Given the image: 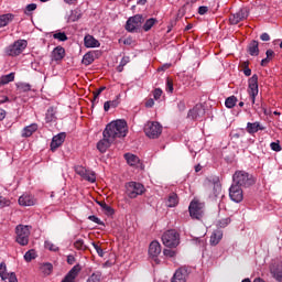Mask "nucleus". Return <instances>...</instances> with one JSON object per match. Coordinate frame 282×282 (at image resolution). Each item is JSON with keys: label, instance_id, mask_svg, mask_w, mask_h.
I'll return each mask as SVG.
<instances>
[{"label": "nucleus", "instance_id": "f257e3e1", "mask_svg": "<svg viewBox=\"0 0 282 282\" xmlns=\"http://www.w3.org/2000/svg\"><path fill=\"white\" fill-rule=\"evenodd\" d=\"M106 138H111L116 141V138H127V121L119 119L116 121H111L106 126L104 130Z\"/></svg>", "mask_w": 282, "mask_h": 282}, {"label": "nucleus", "instance_id": "f03ea898", "mask_svg": "<svg viewBox=\"0 0 282 282\" xmlns=\"http://www.w3.org/2000/svg\"><path fill=\"white\" fill-rule=\"evenodd\" d=\"M234 186H239L240 188H248L254 184V178L246 171H236L234 176Z\"/></svg>", "mask_w": 282, "mask_h": 282}, {"label": "nucleus", "instance_id": "7ed1b4c3", "mask_svg": "<svg viewBox=\"0 0 282 282\" xmlns=\"http://www.w3.org/2000/svg\"><path fill=\"white\" fill-rule=\"evenodd\" d=\"M163 246L166 248H177L180 246V232L175 229H170L162 235Z\"/></svg>", "mask_w": 282, "mask_h": 282}, {"label": "nucleus", "instance_id": "20e7f679", "mask_svg": "<svg viewBox=\"0 0 282 282\" xmlns=\"http://www.w3.org/2000/svg\"><path fill=\"white\" fill-rule=\"evenodd\" d=\"M32 227L28 225H18L15 227V241L20 246H28L30 243V230Z\"/></svg>", "mask_w": 282, "mask_h": 282}, {"label": "nucleus", "instance_id": "39448f33", "mask_svg": "<svg viewBox=\"0 0 282 282\" xmlns=\"http://www.w3.org/2000/svg\"><path fill=\"white\" fill-rule=\"evenodd\" d=\"M144 185L138 182H130L126 185V193L130 199H135L139 195H144Z\"/></svg>", "mask_w": 282, "mask_h": 282}, {"label": "nucleus", "instance_id": "423d86ee", "mask_svg": "<svg viewBox=\"0 0 282 282\" xmlns=\"http://www.w3.org/2000/svg\"><path fill=\"white\" fill-rule=\"evenodd\" d=\"M28 47V41L18 40L6 48L7 56H19Z\"/></svg>", "mask_w": 282, "mask_h": 282}, {"label": "nucleus", "instance_id": "0eeeda50", "mask_svg": "<svg viewBox=\"0 0 282 282\" xmlns=\"http://www.w3.org/2000/svg\"><path fill=\"white\" fill-rule=\"evenodd\" d=\"M144 133L148 138L155 140L162 135V126L156 121H150L144 127Z\"/></svg>", "mask_w": 282, "mask_h": 282}, {"label": "nucleus", "instance_id": "6e6552de", "mask_svg": "<svg viewBox=\"0 0 282 282\" xmlns=\"http://www.w3.org/2000/svg\"><path fill=\"white\" fill-rule=\"evenodd\" d=\"M248 94L252 105H254V102H257V96H259V76L252 75V77L249 78Z\"/></svg>", "mask_w": 282, "mask_h": 282}, {"label": "nucleus", "instance_id": "1a4fd4ad", "mask_svg": "<svg viewBox=\"0 0 282 282\" xmlns=\"http://www.w3.org/2000/svg\"><path fill=\"white\" fill-rule=\"evenodd\" d=\"M188 210L192 219H202V217H204V203L192 200Z\"/></svg>", "mask_w": 282, "mask_h": 282}, {"label": "nucleus", "instance_id": "9d476101", "mask_svg": "<svg viewBox=\"0 0 282 282\" xmlns=\"http://www.w3.org/2000/svg\"><path fill=\"white\" fill-rule=\"evenodd\" d=\"M144 22V18L141 14H137L128 19L126 23L127 32H135V30H140L142 28V23Z\"/></svg>", "mask_w": 282, "mask_h": 282}, {"label": "nucleus", "instance_id": "9b49d317", "mask_svg": "<svg viewBox=\"0 0 282 282\" xmlns=\"http://www.w3.org/2000/svg\"><path fill=\"white\" fill-rule=\"evenodd\" d=\"M75 173L86 182H90V184H94V182H96V173L94 171L85 169L83 165L75 166Z\"/></svg>", "mask_w": 282, "mask_h": 282}, {"label": "nucleus", "instance_id": "f8f14e48", "mask_svg": "<svg viewBox=\"0 0 282 282\" xmlns=\"http://www.w3.org/2000/svg\"><path fill=\"white\" fill-rule=\"evenodd\" d=\"M249 14L250 11L248 8H242L237 13H234L229 17V23H231V25H237L238 23H241V21H246Z\"/></svg>", "mask_w": 282, "mask_h": 282}, {"label": "nucleus", "instance_id": "ddd939ff", "mask_svg": "<svg viewBox=\"0 0 282 282\" xmlns=\"http://www.w3.org/2000/svg\"><path fill=\"white\" fill-rule=\"evenodd\" d=\"M229 197L236 204L243 202V189L239 185H231L229 188Z\"/></svg>", "mask_w": 282, "mask_h": 282}, {"label": "nucleus", "instance_id": "4468645a", "mask_svg": "<svg viewBox=\"0 0 282 282\" xmlns=\"http://www.w3.org/2000/svg\"><path fill=\"white\" fill-rule=\"evenodd\" d=\"M102 135H104L102 140H100L97 143V149L100 153H107V149H109V147L113 144L115 140H112L111 137H107L105 132H102Z\"/></svg>", "mask_w": 282, "mask_h": 282}, {"label": "nucleus", "instance_id": "2eb2a0df", "mask_svg": "<svg viewBox=\"0 0 282 282\" xmlns=\"http://www.w3.org/2000/svg\"><path fill=\"white\" fill-rule=\"evenodd\" d=\"M205 113L206 110L204 109V106L196 105L193 109L188 111L187 118H191L192 120H197L199 118H203Z\"/></svg>", "mask_w": 282, "mask_h": 282}, {"label": "nucleus", "instance_id": "dca6fc26", "mask_svg": "<svg viewBox=\"0 0 282 282\" xmlns=\"http://www.w3.org/2000/svg\"><path fill=\"white\" fill-rule=\"evenodd\" d=\"M162 253V246L158 241H152L149 247V254L154 259V261H158V257Z\"/></svg>", "mask_w": 282, "mask_h": 282}, {"label": "nucleus", "instance_id": "f3484780", "mask_svg": "<svg viewBox=\"0 0 282 282\" xmlns=\"http://www.w3.org/2000/svg\"><path fill=\"white\" fill-rule=\"evenodd\" d=\"M65 138H67L65 132H61L57 135H54L51 142V151H56L58 147H62L63 142H65Z\"/></svg>", "mask_w": 282, "mask_h": 282}, {"label": "nucleus", "instance_id": "a211bd4d", "mask_svg": "<svg viewBox=\"0 0 282 282\" xmlns=\"http://www.w3.org/2000/svg\"><path fill=\"white\" fill-rule=\"evenodd\" d=\"M124 160L127 161L129 166H134V169H140V166H142V163H140V158H138V155L135 154L126 153Z\"/></svg>", "mask_w": 282, "mask_h": 282}, {"label": "nucleus", "instance_id": "6ab92c4d", "mask_svg": "<svg viewBox=\"0 0 282 282\" xmlns=\"http://www.w3.org/2000/svg\"><path fill=\"white\" fill-rule=\"evenodd\" d=\"M186 276H188V271L186 270V268H180L174 273L171 282H186Z\"/></svg>", "mask_w": 282, "mask_h": 282}, {"label": "nucleus", "instance_id": "aec40b11", "mask_svg": "<svg viewBox=\"0 0 282 282\" xmlns=\"http://www.w3.org/2000/svg\"><path fill=\"white\" fill-rule=\"evenodd\" d=\"M18 202L20 206H34V204H36V198L30 194H23L19 197Z\"/></svg>", "mask_w": 282, "mask_h": 282}, {"label": "nucleus", "instance_id": "412c9836", "mask_svg": "<svg viewBox=\"0 0 282 282\" xmlns=\"http://www.w3.org/2000/svg\"><path fill=\"white\" fill-rule=\"evenodd\" d=\"M258 131H265V127L261 126L259 121L247 123V133H250L252 135Z\"/></svg>", "mask_w": 282, "mask_h": 282}, {"label": "nucleus", "instance_id": "4be33fe9", "mask_svg": "<svg viewBox=\"0 0 282 282\" xmlns=\"http://www.w3.org/2000/svg\"><path fill=\"white\" fill-rule=\"evenodd\" d=\"M65 58V48L63 46H56L52 52V61H63Z\"/></svg>", "mask_w": 282, "mask_h": 282}, {"label": "nucleus", "instance_id": "5701e85b", "mask_svg": "<svg viewBox=\"0 0 282 282\" xmlns=\"http://www.w3.org/2000/svg\"><path fill=\"white\" fill-rule=\"evenodd\" d=\"M84 45L85 47H98L100 42L93 35L88 34L84 37Z\"/></svg>", "mask_w": 282, "mask_h": 282}, {"label": "nucleus", "instance_id": "b1692460", "mask_svg": "<svg viewBox=\"0 0 282 282\" xmlns=\"http://www.w3.org/2000/svg\"><path fill=\"white\" fill-rule=\"evenodd\" d=\"M223 238H224V232L221 230H215L210 236V240H209L210 246H217Z\"/></svg>", "mask_w": 282, "mask_h": 282}, {"label": "nucleus", "instance_id": "393cba45", "mask_svg": "<svg viewBox=\"0 0 282 282\" xmlns=\"http://www.w3.org/2000/svg\"><path fill=\"white\" fill-rule=\"evenodd\" d=\"M37 129H39V126L36 123H32L30 126H26L22 130V138H30V135H32V133H34Z\"/></svg>", "mask_w": 282, "mask_h": 282}, {"label": "nucleus", "instance_id": "a878e982", "mask_svg": "<svg viewBox=\"0 0 282 282\" xmlns=\"http://www.w3.org/2000/svg\"><path fill=\"white\" fill-rule=\"evenodd\" d=\"M271 274L278 282H282V262L276 268H271Z\"/></svg>", "mask_w": 282, "mask_h": 282}, {"label": "nucleus", "instance_id": "bb28decb", "mask_svg": "<svg viewBox=\"0 0 282 282\" xmlns=\"http://www.w3.org/2000/svg\"><path fill=\"white\" fill-rule=\"evenodd\" d=\"M13 20H14V14H12V13H7V14L0 15V28H6V25L11 23V21H13Z\"/></svg>", "mask_w": 282, "mask_h": 282}, {"label": "nucleus", "instance_id": "cd10ccee", "mask_svg": "<svg viewBox=\"0 0 282 282\" xmlns=\"http://www.w3.org/2000/svg\"><path fill=\"white\" fill-rule=\"evenodd\" d=\"M248 53L250 54V56H259V42L252 41L248 45Z\"/></svg>", "mask_w": 282, "mask_h": 282}, {"label": "nucleus", "instance_id": "c85d7f7f", "mask_svg": "<svg viewBox=\"0 0 282 282\" xmlns=\"http://www.w3.org/2000/svg\"><path fill=\"white\" fill-rule=\"evenodd\" d=\"M221 195V185L219 183L213 184L212 192L209 193V197L212 199H215L216 197H219Z\"/></svg>", "mask_w": 282, "mask_h": 282}, {"label": "nucleus", "instance_id": "c756f323", "mask_svg": "<svg viewBox=\"0 0 282 282\" xmlns=\"http://www.w3.org/2000/svg\"><path fill=\"white\" fill-rule=\"evenodd\" d=\"M45 120L46 122H56V109L54 107L47 109Z\"/></svg>", "mask_w": 282, "mask_h": 282}, {"label": "nucleus", "instance_id": "7c9ffc66", "mask_svg": "<svg viewBox=\"0 0 282 282\" xmlns=\"http://www.w3.org/2000/svg\"><path fill=\"white\" fill-rule=\"evenodd\" d=\"M177 204H180V198L177 197V194H175V193L170 194V196L167 198L169 208H175V206H177Z\"/></svg>", "mask_w": 282, "mask_h": 282}, {"label": "nucleus", "instance_id": "2f4dec72", "mask_svg": "<svg viewBox=\"0 0 282 282\" xmlns=\"http://www.w3.org/2000/svg\"><path fill=\"white\" fill-rule=\"evenodd\" d=\"M118 105H120L118 97L115 100L106 101L104 104V111H109L110 109H116V107H118Z\"/></svg>", "mask_w": 282, "mask_h": 282}, {"label": "nucleus", "instance_id": "473e14b6", "mask_svg": "<svg viewBox=\"0 0 282 282\" xmlns=\"http://www.w3.org/2000/svg\"><path fill=\"white\" fill-rule=\"evenodd\" d=\"M102 281V272L96 271L91 275L88 276L86 282H100Z\"/></svg>", "mask_w": 282, "mask_h": 282}, {"label": "nucleus", "instance_id": "72a5a7b5", "mask_svg": "<svg viewBox=\"0 0 282 282\" xmlns=\"http://www.w3.org/2000/svg\"><path fill=\"white\" fill-rule=\"evenodd\" d=\"M265 55H267V57L261 61L262 67H265V65H268V63H270L274 58V51L268 50L265 52Z\"/></svg>", "mask_w": 282, "mask_h": 282}, {"label": "nucleus", "instance_id": "f704fd0d", "mask_svg": "<svg viewBox=\"0 0 282 282\" xmlns=\"http://www.w3.org/2000/svg\"><path fill=\"white\" fill-rule=\"evenodd\" d=\"M12 82H14V73H10L8 75H3L0 78L1 85H8V83H12Z\"/></svg>", "mask_w": 282, "mask_h": 282}, {"label": "nucleus", "instance_id": "c9c22d12", "mask_svg": "<svg viewBox=\"0 0 282 282\" xmlns=\"http://www.w3.org/2000/svg\"><path fill=\"white\" fill-rule=\"evenodd\" d=\"M156 23H158V20L153 18H150L149 20H147L145 23L143 24L144 32H149V30H151V28H153Z\"/></svg>", "mask_w": 282, "mask_h": 282}, {"label": "nucleus", "instance_id": "e433bc0d", "mask_svg": "<svg viewBox=\"0 0 282 282\" xmlns=\"http://www.w3.org/2000/svg\"><path fill=\"white\" fill-rule=\"evenodd\" d=\"M36 259V251L34 249H31L29 251L25 252L24 254V261H26L28 263H30V261Z\"/></svg>", "mask_w": 282, "mask_h": 282}, {"label": "nucleus", "instance_id": "4c0bfd02", "mask_svg": "<svg viewBox=\"0 0 282 282\" xmlns=\"http://www.w3.org/2000/svg\"><path fill=\"white\" fill-rule=\"evenodd\" d=\"M235 105H237V97L235 96L228 97L225 101V106L227 107V109H232Z\"/></svg>", "mask_w": 282, "mask_h": 282}, {"label": "nucleus", "instance_id": "58836bf2", "mask_svg": "<svg viewBox=\"0 0 282 282\" xmlns=\"http://www.w3.org/2000/svg\"><path fill=\"white\" fill-rule=\"evenodd\" d=\"M8 267L6 265V262L0 263V276L2 281H6L8 279Z\"/></svg>", "mask_w": 282, "mask_h": 282}, {"label": "nucleus", "instance_id": "ea45409f", "mask_svg": "<svg viewBox=\"0 0 282 282\" xmlns=\"http://www.w3.org/2000/svg\"><path fill=\"white\" fill-rule=\"evenodd\" d=\"M82 63L84 65H91V63H94V54L91 53H86L83 57Z\"/></svg>", "mask_w": 282, "mask_h": 282}, {"label": "nucleus", "instance_id": "a19ab883", "mask_svg": "<svg viewBox=\"0 0 282 282\" xmlns=\"http://www.w3.org/2000/svg\"><path fill=\"white\" fill-rule=\"evenodd\" d=\"M53 265L52 263H44L41 267V271L43 272V274L50 275L52 274V270H53Z\"/></svg>", "mask_w": 282, "mask_h": 282}, {"label": "nucleus", "instance_id": "79ce46f5", "mask_svg": "<svg viewBox=\"0 0 282 282\" xmlns=\"http://www.w3.org/2000/svg\"><path fill=\"white\" fill-rule=\"evenodd\" d=\"M230 224V218H223L217 220L216 226L217 228H226Z\"/></svg>", "mask_w": 282, "mask_h": 282}, {"label": "nucleus", "instance_id": "37998d69", "mask_svg": "<svg viewBox=\"0 0 282 282\" xmlns=\"http://www.w3.org/2000/svg\"><path fill=\"white\" fill-rule=\"evenodd\" d=\"M53 39H55L56 41L65 42L67 41V34H65V32H57L53 34Z\"/></svg>", "mask_w": 282, "mask_h": 282}, {"label": "nucleus", "instance_id": "c03bdc74", "mask_svg": "<svg viewBox=\"0 0 282 282\" xmlns=\"http://www.w3.org/2000/svg\"><path fill=\"white\" fill-rule=\"evenodd\" d=\"M76 250H87V246H85V241L83 239H78L74 242Z\"/></svg>", "mask_w": 282, "mask_h": 282}, {"label": "nucleus", "instance_id": "a18cd8bd", "mask_svg": "<svg viewBox=\"0 0 282 282\" xmlns=\"http://www.w3.org/2000/svg\"><path fill=\"white\" fill-rule=\"evenodd\" d=\"M99 206H101L102 210L107 215H113V208H111V206L107 205V203H99Z\"/></svg>", "mask_w": 282, "mask_h": 282}, {"label": "nucleus", "instance_id": "49530a36", "mask_svg": "<svg viewBox=\"0 0 282 282\" xmlns=\"http://www.w3.org/2000/svg\"><path fill=\"white\" fill-rule=\"evenodd\" d=\"M270 149H271V151H275V153H279V152L282 151V147H281V143L279 141L271 142L270 143Z\"/></svg>", "mask_w": 282, "mask_h": 282}, {"label": "nucleus", "instance_id": "de8ad7c7", "mask_svg": "<svg viewBox=\"0 0 282 282\" xmlns=\"http://www.w3.org/2000/svg\"><path fill=\"white\" fill-rule=\"evenodd\" d=\"M44 248H46V250H51V252H56L58 250V247H56V245L52 243V241H45Z\"/></svg>", "mask_w": 282, "mask_h": 282}, {"label": "nucleus", "instance_id": "09e8293b", "mask_svg": "<svg viewBox=\"0 0 282 282\" xmlns=\"http://www.w3.org/2000/svg\"><path fill=\"white\" fill-rule=\"evenodd\" d=\"M130 57L129 56H123L121 62H120V65L118 66V70L119 72H122V67H124V65H128V63H130Z\"/></svg>", "mask_w": 282, "mask_h": 282}, {"label": "nucleus", "instance_id": "8fccbe9b", "mask_svg": "<svg viewBox=\"0 0 282 282\" xmlns=\"http://www.w3.org/2000/svg\"><path fill=\"white\" fill-rule=\"evenodd\" d=\"M106 89L105 86L100 87L99 89H97L95 93H94V100H93V105H96V100H98V96H100L101 93H104Z\"/></svg>", "mask_w": 282, "mask_h": 282}, {"label": "nucleus", "instance_id": "3c124183", "mask_svg": "<svg viewBox=\"0 0 282 282\" xmlns=\"http://www.w3.org/2000/svg\"><path fill=\"white\" fill-rule=\"evenodd\" d=\"M6 206H10V199L0 196V208H6Z\"/></svg>", "mask_w": 282, "mask_h": 282}, {"label": "nucleus", "instance_id": "603ef678", "mask_svg": "<svg viewBox=\"0 0 282 282\" xmlns=\"http://www.w3.org/2000/svg\"><path fill=\"white\" fill-rule=\"evenodd\" d=\"M18 87L20 91H30L32 89L30 84H20Z\"/></svg>", "mask_w": 282, "mask_h": 282}, {"label": "nucleus", "instance_id": "864d4df0", "mask_svg": "<svg viewBox=\"0 0 282 282\" xmlns=\"http://www.w3.org/2000/svg\"><path fill=\"white\" fill-rule=\"evenodd\" d=\"M88 219L90 221H94V224H98V226H105V223H102V220H100V218L96 216H89Z\"/></svg>", "mask_w": 282, "mask_h": 282}, {"label": "nucleus", "instance_id": "5fc2aeb1", "mask_svg": "<svg viewBox=\"0 0 282 282\" xmlns=\"http://www.w3.org/2000/svg\"><path fill=\"white\" fill-rule=\"evenodd\" d=\"M153 98H154V100H160V98H162V89H160V88L154 89Z\"/></svg>", "mask_w": 282, "mask_h": 282}, {"label": "nucleus", "instance_id": "6e6d98bb", "mask_svg": "<svg viewBox=\"0 0 282 282\" xmlns=\"http://www.w3.org/2000/svg\"><path fill=\"white\" fill-rule=\"evenodd\" d=\"M93 246H94L97 254H99V257H105V252L102 251V248H100V246H98L96 242H93Z\"/></svg>", "mask_w": 282, "mask_h": 282}, {"label": "nucleus", "instance_id": "4d7b16f0", "mask_svg": "<svg viewBox=\"0 0 282 282\" xmlns=\"http://www.w3.org/2000/svg\"><path fill=\"white\" fill-rule=\"evenodd\" d=\"M163 254H164V257H170V258H173V257H175V251L174 250H172V249H164L163 250Z\"/></svg>", "mask_w": 282, "mask_h": 282}, {"label": "nucleus", "instance_id": "13d9d810", "mask_svg": "<svg viewBox=\"0 0 282 282\" xmlns=\"http://www.w3.org/2000/svg\"><path fill=\"white\" fill-rule=\"evenodd\" d=\"M7 279H9V282H19L14 272L8 273Z\"/></svg>", "mask_w": 282, "mask_h": 282}, {"label": "nucleus", "instance_id": "bf43d9fd", "mask_svg": "<svg viewBox=\"0 0 282 282\" xmlns=\"http://www.w3.org/2000/svg\"><path fill=\"white\" fill-rule=\"evenodd\" d=\"M166 91H169V94H173V80L171 79L166 80Z\"/></svg>", "mask_w": 282, "mask_h": 282}, {"label": "nucleus", "instance_id": "052dcab7", "mask_svg": "<svg viewBox=\"0 0 282 282\" xmlns=\"http://www.w3.org/2000/svg\"><path fill=\"white\" fill-rule=\"evenodd\" d=\"M36 10V3H31L26 6V12H34Z\"/></svg>", "mask_w": 282, "mask_h": 282}, {"label": "nucleus", "instance_id": "680f3d73", "mask_svg": "<svg viewBox=\"0 0 282 282\" xmlns=\"http://www.w3.org/2000/svg\"><path fill=\"white\" fill-rule=\"evenodd\" d=\"M206 12H208V7H199L198 8V14H206Z\"/></svg>", "mask_w": 282, "mask_h": 282}, {"label": "nucleus", "instance_id": "e2e57ef3", "mask_svg": "<svg viewBox=\"0 0 282 282\" xmlns=\"http://www.w3.org/2000/svg\"><path fill=\"white\" fill-rule=\"evenodd\" d=\"M67 263L69 265H74V263H76V258H74V256H68L67 257Z\"/></svg>", "mask_w": 282, "mask_h": 282}, {"label": "nucleus", "instance_id": "0e129e2a", "mask_svg": "<svg viewBox=\"0 0 282 282\" xmlns=\"http://www.w3.org/2000/svg\"><path fill=\"white\" fill-rule=\"evenodd\" d=\"M169 67H171V64H164L163 66L158 68V72H166V69H169Z\"/></svg>", "mask_w": 282, "mask_h": 282}, {"label": "nucleus", "instance_id": "69168bd1", "mask_svg": "<svg viewBox=\"0 0 282 282\" xmlns=\"http://www.w3.org/2000/svg\"><path fill=\"white\" fill-rule=\"evenodd\" d=\"M260 39H261V41H270V34H268V33H262V34L260 35Z\"/></svg>", "mask_w": 282, "mask_h": 282}, {"label": "nucleus", "instance_id": "338daca9", "mask_svg": "<svg viewBox=\"0 0 282 282\" xmlns=\"http://www.w3.org/2000/svg\"><path fill=\"white\" fill-rule=\"evenodd\" d=\"M153 105H155V101H154L153 99H149V100L145 102V107H148V108L153 107Z\"/></svg>", "mask_w": 282, "mask_h": 282}, {"label": "nucleus", "instance_id": "774afa93", "mask_svg": "<svg viewBox=\"0 0 282 282\" xmlns=\"http://www.w3.org/2000/svg\"><path fill=\"white\" fill-rule=\"evenodd\" d=\"M9 100L8 96H0V105H3V102H8Z\"/></svg>", "mask_w": 282, "mask_h": 282}]
</instances>
